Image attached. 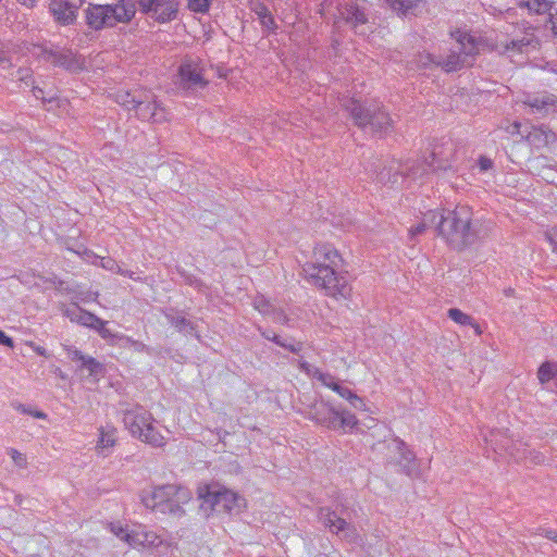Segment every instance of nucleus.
Here are the masks:
<instances>
[{
    "instance_id": "a878e982",
    "label": "nucleus",
    "mask_w": 557,
    "mask_h": 557,
    "mask_svg": "<svg viewBox=\"0 0 557 557\" xmlns=\"http://www.w3.org/2000/svg\"><path fill=\"white\" fill-rule=\"evenodd\" d=\"M449 319H451L454 322L460 325H469L474 329V332L476 335H480L482 333L479 324L474 322L472 317L469 314L462 312L460 309L451 308L447 312Z\"/></svg>"
},
{
    "instance_id": "864d4df0",
    "label": "nucleus",
    "mask_w": 557,
    "mask_h": 557,
    "mask_svg": "<svg viewBox=\"0 0 557 557\" xmlns=\"http://www.w3.org/2000/svg\"><path fill=\"white\" fill-rule=\"evenodd\" d=\"M478 166L481 172H486L493 168V161L485 156H481L478 160Z\"/></svg>"
},
{
    "instance_id": "3c124183",
    "label": "nucleus",
    "mask_w": 557,
    "mask_h": 557,
    "mask_svg": "<svg viewBox=\"0 0 557 557\" xmlns=\"http://www.w3.org/2000/svg\"><path fill=\"white\" fill-rule=\"evenodd\" d=\"M545 238L553 247V251H557V227H552L545 232Z\"/></svg>"
},
{
    "instance_id": "7c9ffc66",
    "label": "nucleus",
    "mask_w": 557,
    "mask_h": 557,
    "mask_svg": "<svg viewBox=\"0 0 557 557\" xmlns=\"http://www.w3.org/2000/svg\"><path fill=\"white\" fill-rule=\"evenodd\" d=\"M99 335L106 339L110 345L117 346L119 345V337H122V334L114 333L110 329L107 327V322L99 319V324H96L94 327Z\"/></svg>"
},
{
    "instance_id": "9b49d317",
    "label": "nucleus",
    "mask_w": 557,
    "mask_h": 557,
    "mask_svg": "<svg viewBox=\"0 0 557 557\" xmlns=\"http://www.w3.org/2000/svg\"><path fill=\"white\" fill-rule=\"evenodd\" d=\"M139 5L143 12L159 23L174 20L178 12L177 0H139Z\"/></svg>"
},
{
    "instance_id": "412c9836",
    "label": "nucleus",
    "mask_w": 557,
    "mask_h": 557,
    "mask_svg": "<svg viewBox=\"0 0 557 557\" xmlns=\"http://www.w3.org/2000/svg\"><path fill=\"white\" fill-rule=\"evenodd\" d=\"M64 314L75 323H78L81 325L90 327L94 330L96 324H99V319L97 315L83 310L82 308L77 306L69 307L64 310Z\"/></svg>"
},
{
    "instance_id": "4be33fe9",
    "label": "nucleus",
    "mask_w": 557,
    "mask_h": 557,
    "mask_svg": "<svg viewBox=\"0 0 557 557\" xmlns=\"http://www.w3.org/2000/svg\"><path fill=\"white\" fill-rule=\"evenodd\" d=\"M333 414L336 417V420L334 421V426L331 428L332 430L342 429L344 432H351L359 423L356 416L350 411L335 408V413Z\"/></svg>"
},
{
    "instance_id": "c85d7f7f",
    "label": "nucleus",
    "mask_w": 557,
    "mask_h": 557,
    "mask_svg": "<svg viewBox=\"0 0 557 557\" xmlns=\"http://www.w3.org/2000/svg\"><path fill=\"white\" fill-rule=\"evenodd\" d=\"M398 168L391 165L388 169H383L377 174V180L380 183L392 186L397 185L400 180H403V175L397 172Z\"/></svg>"
},
{
    "instance_id": "58836bf2",
    "label": "nucleus",
    "mask_w": 557,
    "mask_h": 557,
    "mask_svg": "<svg viewBox=\"0 0 557 557\" xmlns=\"http://www.w3.org/2000/svg\"><path fill=\"white\" fill-rule=\"evenodd\" d=\"M111 532L119 539L125 541L131 545V535H133V531L128 532L123 528L120 523H111L110 525Z\"/></svg>"
},
{
    "instance_id": "2f4dec72",
    "label": "nucleus",
    "mask_w": 557,
    "mask_h": 557,
    "mask_svg": "<svg viewBox=\"0 0 557 557\" xmlns=\"http://www.w3.org/2000/svg\"><path fill=\"white\" fill-rule=\"evenodd\" d=\"M79 367L82 370H86L89 376L95 379H97L103 371V366L90 356H87Z\"/></svg>"
},
{
    "instance_id": "5fc2aeb1",
    "label": "nucleus",
    "mask_w": 557,
    "mask_h": 557,
    "mask_svg": "<svg viewBox=\"0 0 557 557\" xmlns=\"http://www.w3.org/2000/svg\"><path fill=\"white\" fill-rule=\"evenodd\" d=\"M82 258L92 264H98L99 257L96 256L92 251L88 249H84L82 252L76 251Z\"/></svg>"
},
{
    "instance_id": "bb28decb",
    "label": "nucleus",
    "mask_w": 557,
    "mask_h": 557,
    "mask_svg": "<svg viewBox=\"0 0 557 557\" xmlns=\"http://www.w3.org/2000/svg\"><path fill=\"white\" fill-rule=\"evenodd\" d=\"M261 335L269 339V341H272L274 342L275 344H277L278 346L285 348V349H288L289 351L292 352H298L301 350V343L300 342H295V341H288V339H282L278 335L274 334L273 332H270V331H262L261 332Z\"/></svg>"
},
{
    "instance_id": "9d476101",
    "label": "nucleus",
    "mask_w": 557,
    "mask_h": 557,
    "mask_svg": "<svg viewBox=\"0 0 557 557\" xmlns=\"http://www.w3.org/2000/svg\"><path fill=\"white\" fill-rule=\"evenodd\" d=\"M446 148L435 146L430 156V160L425 159L423 161V165H418L417 168L414 165H407L406 170L408 171V176H411L413 180H417L419 176H421L423 173H426L430 170H436V169H447L449 166V159L453 154V147L451 144L447 143Z\"/></svg>"
},
{
    "instance_id": "0eeeda50",
    "label": "nucleus",
    "mask_w": 557,
    "mask_h": 557,
    "mask_svg": "<svg viewBox=\"0 0 557 557\" xmlns=\"http://www.w3.org/2000/svg\"><path fill=\"white\" fill-rule=\"evenodd\" d=\"M453 36L456 39L455 46L445 58H441L437 62V65H441L446 72L458 71L463 66L471 65L473 57L479 52V44L469 33L457 30Z\"/></svg>"
},
{
    "instance_id": "393cba45",
    "label": "nucleus",
    "mask_w": 557,
    "mask_h": 557,
    "mask_svg": "<svg viewBox=\"0 0 557 557\" xmlns=\"http://www.w3.org/2000/svg\"><path fill=\"white\" fill-rule=\"evenodd\" d=\"M116 443V429L107 425L99 429V440L97 442L98 450H106L112 448Z\"/></svg>"
},
{
    "instance_id": "e2e57ef3",
    "label": "nucleus",
    "mask_w": 557,
    "mask_h": 557,
    "mask_svg": "<svg viewBox=\"0 0 557 557\" xmlns=\"http://www.w3.org/2000/svg\"><path fill=\"white\" fill-rule=\"evenodd\" d=\"M552 30L557 36V16L550 17Z\"/></svg>"
},
{
    "instance_id": "2eb2a0df",
    "label": "nucleus",
    "mask_w": 557,
    "mask_h": 557,
    "mask_svg": "<svg viewBox=\"0 0 557 557\" xmlns=\"http://www.w3.org/2000/svg\"><path fill=\"white\" fill-rule=\"evenodd\" d=\"M523 103L531 109L532 113L541 116L557 112V97L553 94L528 95Z\"/></svg>"
},
{
    "instance_id": "7ed1b4c3",
    "label": "nucleus",
    "mask_w": 557,
    "mask_h": 557,
    "mask_svg": "<svg viewBox=\"0 0 557 557\" xmlns=\"http://www.w3.org/2000/svg\"><path fill=\"white\" fill-rule=\"evenodd\" d=\"M135 13V4L128 0H116L109 4L88 3L85 10V20L91 29L101 30L117 24L129 23Z\"/></svg>"
},
{
    "instance_id": "a211bd4d",
    "label": "nucleus",
    "mask_w": 557,
    "mask_h": 557,
    "mask_svg": "<svg viewBox=\"0 0 557 557\" xmlns=\"http://www.w3.org/2000/svg\"><path fill=\"white\" fill-rule=\"evenodd\" d=\"M49 11L53 15L55 22L66 26L76 21L78 9H73L72 5L63 0H51Z\"/></svg>"
},
{
    "instance_id": "e433bc0d",
    "label": "nucleus",
    "mask_w": 557,
    "mask_h": 557,
    "mask_svg": "<svg viewBox=\"0 0 557 557\" xmlns=\"http://www.w3.org/2000/svg\"><path fill=\"white\" fill-rule=\"evenodd\" d=\"M104 270L114 272V273H124V270L117 264V262L112 258H100L98 260V264Z\"/></svg>"
},
{
    "instance_id": "a18cd8bd",
    "label": "nucleus",
    "mask_w": 557,
    "mask_h": 557,
    "mask_svg": "<svg viewBox=\"0 0 557 557\" xmlns=\"http://www.w3.org/2000/svg\"><path fill=\"white\" fill-rule=\"evenodd\" d=\"M271 320L274 323L278 324H288L289 318L285 314V312L281 308L273 309L272 314L270 315Z\"/></svg>"
},
{
    "instance_id": "37998d69",
    "label": "nucleus",
    "mask_w": 557,
    "mask_h": 557,
    "mask_svg": "<svg viewBox=\"0 0 557 557\" xmlns=\"http://www.w3.org/2000/svg\"><path fill=\"white\" fill-rule=\"evenodd\" d=\"M64 349L66 350L67 357L72 361L79 362V364L87 357L81 350H78L77 348H75L73 346H64Z\"/></svg>"
},
{
    "instance_id": "4d7b16f0",
    "label": "nucleus",
    "mask_w": 557,
    "mask_h": 557,
    "mask_svg": "<svg viewBox=\"0 0 557 557\" xmlns=\"http://www.w3.org/2000/svg\"><path fill=\"white\" fill-rule=\"evenodd\" d=\"M300 369L306 372L309 376L313 377L314 371L318 370V368L311 366L310 363L302 361L300 362Z\"/></svg>"
},
{
    "instance_id": "13d9d810",
    "label": "nucleus",
    "mask_w": 557,
    "mask_h": 557,
    "mask_svg": "<svg viewBox=\"0 0 557 557\" xmlns=\"http://www.w3.org/2000/svg\"><path fill=\"white\" fill-rule=\"evenodd\" d=\"M0 344L7 347L13 348L14 342L11 337H9L3 331L0 330Z\"/></svg>"
},
{
    "instance_id": "680f3d73",
    "label": "nucleus",
    "mask_w": 557,
    "mask_h": 557,
    "mask_svg": "<svg viewBox=\"0 0 557 557\" xmlns=\"http://www.w3.org/2000/svg\"><path fill=\"white\" fill-rule=\"evenodd\" d=\"M542 535L555 543H557V532L552 529L544 530Z\"/></svg>"
},
{
    "instance_id": "20e7f679",
    "label": "nucleus",
    "mask_w": 557,
    "mask_h": 557,
    "mask_svg": "<svg viewBox=\"0 0 557 557\" xmlns=\"http://www.w3.org/2000/svg\"><path fill=\"white\" fill-rule=\"evenodd\" d=\"M200 509L208 517L213 512H238L245 507V499L236 492L219 484H205L198 487Z\"/></svg>"
},
{
    "instance_id": "c756f323",
    "label": "nucleus",
    "mask_w": 557,
    "mask_h": 557,
    "mask_svg": "<svg viewBox=\"0 0 557 557\" xmlns=\"http://www.w3.org/2000/svg\"><path fill=\"white\" fill-rule=\"evenodd\" d=\"M117 346L121 348L131 349L136 352H150V348L143 342L133 339L124 334H122V337H119Z\"/></svg>"
},
{
    "instance_id": "72a5a7b5",
    "label": "nucleus",
    "mask_w": 557,
    "mask_h": 557,
    "mask_svg": "<svg viewBox=\"0 0 557 557\" xmlns=\"http://www.w3.org/2000/svg\"><path fill=\"white\" fill-rule=\"evenodd\" d=\"M419 0H385V3L395 12L406 14L417 5Z\"/></svg>"
},
{
    "instance_id": "f03ea898",
    "label": "nucleus",
    "mask_w": 557,
    "mask_h": 557,
    "mask_svg": "<svg viewBox=\"0 0 557 557\" xmlns=\"http://www.w3.org/2000/svg\"><path fill=\"white\" fill-rule=\"evenodd\" d=\"M426 220L435 225L450 247L465 249L483 239L488 228L481 221L472 220V211L467 206H458L453 211H429Z\"/></svg>"
},
{
    "instance_id": "1a4fd4ad",
    "label": "nucleus",
    "mask_w": 557,
    "mask_h": 557,
    "mask_svg": "<svg viewBox=\"0 0 557 557\" xmlns=\"http://www.w3.org/2000/svg\"><path fill=\"white\" fill-rule=\"evenodd\" d=\"M319 516L323 524L342 540L351 544H358L361 542V536L357 528L354 524L348 523L345 519L338 517L335 511H332L329 508H322Z\"/></svg>"
},
{
    "instance_id": "603ef678",
    "label": "nucleus",
    "mask_w": 557,
    "mask_h": 557,
    "mask_svg": "<svg viewBox=\"0 0 557 557\" xmlns=\"http://www.w3.org/2000/svg\"><path fill=\"white\" fill-rule=\"evenodd\" d=\"M10 456H11L12 460L15 462V465H17L21 468L25 467L26 459L22 453L17 451L16 449H11Z\"/></svg>"
},
{
    "instance_id": "0e129e2a",
    "label": "nucleus",
    "mask_w": 557,
    "mask_h": 557,
    "mask_svg": "<svg viewBox=\"0 0 557 557\" xmlns=\"http://www.w3.org/2000/svg\"><path fill=\"white\" fill-rule=\"evenodd\" d=\"M120 274H121V275H123V276H127V277H129V278H132V280H137V278L135 277V275H134V272H132V271H125V270H124V273H120Z\"/></svg>"
},
{
    "instance_id": "423d86ee",
    "label": "nucleus",
    "mask_w": 557,
    "mask_h": 557,
    "mask_svg": "<svg viewBox=\"0 0 557 557\" xmlns=\"http://www.w3.org/2000/svg\"><path fill=\"white\" fill-rule=\"evenodd\" d=\"M123 422L129 433L141 442L156 447H161L165 444L164 436L153 426L152 414L143 407L126 410Z\"/></svg>"
},
{
    "instance_id": "4468645a",
    "label": "nucleus",
    "mask_w": 557,
    "mask_h": 557,
    "mask_svg": "<svg viewBox=\"0 0 557 557\" xmlns=\"http://www.w3.org/2000/svg\"><path fill=\"white\" fill-rule=\"evenodd\" d=\"M171 492L172 484L151 485L140 491L139 499L146 509L161 513V507L164 505V497H168Z\"/></svg>"
},
{
    "instance_id": "ddd939ff",
    "label": "nucleus",
    "mask_w": 557,
    "mask_h": 557,
    "mask_svg": "<svg viewBox=\"0 0 557 557\" xmlns=\"http://www.w3.org/2000/svg\"><path fill=\"white\" fill-rule=\"evenodd\" d=\"M140 102L135 109L139 119L153 123H161L166 119V112L156 100L150 91L140 92Z\"/></svg>"
},
{
    "instance_id": "5701e85b",
    "label": "nucleus",
    "mask_w": 557,
    "mask_h": 557,
    "mask_svg": "<svg viewBox=\"0 0 557 557\" xmlns=\"http://www.w3.org/2000/svg\"><path fill=\"white\" fill-rule=\"evenodd\" d=\"M529 143L535 147H542L555 141L556 134L545 127H532L527 136Z\"/></svg>"
},
{
    "instance_id": "79ce46f5",
    "label": "nucleus",
    "mask_w": 557,
    "mask_h": 557,
    "mask_svg": "<svg viewBox=\"0 0 557 557\" xmlns=\"http://www.w3.org/2000/svg\"><path fill=\"white\" fill-rule=\"evenodd\" d=\"M42 280L41 276L39 275H35V274H32V273H22L20 275V281L21 283L25 284V285H28V286H40V281Z\"/></svg>"
},
{
    "instance_id": "4c0bfd02",
    "label": "nucleus",
    "mask_w": 557,
    "mask_h": 557,
    "mask_svg": "<svg viewBox=\"0 0 557 557\" xmlns=\"http://www.w3.org/2000/svg\"><path fill=\"white\" fill-rule=\"evenodd\" d=\"M187 8L196 13H206L210 8V0H187Z\"/></svg>"
},
{
    "instance_id": "6ab92c4d",
    "label": "nucleus",
    "mask_w": 557,
    "mask_h": 557,
    "mask_svg": "<svg viewBox=\"0 0 557 557\" xmlns=\"http://www.w3.org/2000/svg\"><path fill=\"white\" fill-rule=\"evenodd\" d=\"M162 542L163 540L160 535L143 525L133 530V535H131V546L133 547H158Z\"/></svg>"
},
{
    "instance_id": "bf43d9fd",
    "label": "nucleus",
    "mask_w": 557,
    "mask_h": 557,
    "mask_svg": "<svg viewBox=\"0 0 557 557\" xmlns=\"http://www.w3.org/2000/svg\"><path fill=\"white\" fill-rule=\"evenodd\" d=\"M27 345L38 355L40 356H44V357H48V352L46 350V348L39 346V345H36L34 342H29L27 343Z\"/></svg>"
},
{
    "instance_id": "6e6d98bb",
    "label": "nucleus",
    "mask_w": 557,
    "mask_h": 557,
    "mask_svg": "<svg viewBox=\"0 0 557 557\" xmlns=\"http://www.w3.org/2000/svg\"><path fill=\"white\" fill-rule=\"evenodd\" d=\"M428 223L432 224L430 221L426 220V214H425L424 215V221L422 223H420L417 226L410 228L411 236H416V235L422 234L424 232Z\"/></svg>"
},
{
    "instance_id": "6e6552de",
    "label": "nucleus",
    "mask_w": 557,
    "mask_h": 557,
    "mask_svg": "<svg viewBox=\"0 0 557 557\" xmlns=\"http://www.w3.org/2000/svg\"><path fill=\"white\" fill-rule=\"evenodd\" d=\"M33 54L71 73L81 72L86 67L85 58L67 48L47 45L36 46Z\"/></svg>"
},
{
    "instance_id": "69168bd1",
    "label": "nucleus",
    "mask_w": 557,
    "mask_h": 557,
    "mask_svg": "<svg viewBox=\"0 0 557 557\" xmlns=\"http://www.w3.org/2000/svg\"><path fill=\"white\" fill-rule=\"evenodd\" d=\"M532 459L534 460V462L539 463L543 460V456L535 454L534 456H532Z\"/></svg>"
},
{
    "instance_id": "052dcab7",
    "label": "nucleus",
    "mask_w": 557,
    "mask_h": 557,
    "mask_svg": "<svg viewBox=\"0 0 557 557\" xmlns=\"http://www.w3.org/2000/svg\"><path fill=\"white\" fill-rule=\"evenodd\" d=\"M33 95L35 96V98L41 99L42 101L51 102L52 99H53L52 97L47 99L46 96H45V91L41 88H39V87H34Z\"/></svg>"
},
{
    "instance_id": "c9c22d12",
    "label": "nucleus",
    "mask_w": 557,
    "mask_h": 557,
    "mask_svg": "<svg viewBox=\"0 0 557 557\" xmlns=\"http://www.w3.org/2000/svg\"><path fill=\"white\" fill-rule=\"evenodd\" d=\"M253 308L265 317H270L275 309V306L271 304L263 296H257L253 300Z\"/></svg>"
},
{
    "instance_id": "f704fd0d",
    "label": "nucleus",
    "mask_w": 557,
    "mask_h": 557,
    "mask_svg": "<svg viewBox=\"0 0 557 557\" xmlns=\"http://www.w3.org/2000/svg\"><path fill=\"white\" fill-rule=\"evenodd\" d=\"M529 44H530V41L527 39H521V40L512 39L510 41L497 44L495 46V50H497L499 53H504L509 50H518V51L522 52L523 47L528 46Z\"/></svg>"
},
{
    "instance_id": "39448f33",
    "label": "nucleus",
    "mask_w": 557,
    "mask_h": 557,
    "mask_svg": "<svg viewBox=\"0 0 557 557\" xmlns=\"http://www.w3.org/2000/svg\"><path fill=\"white\" fill-rule=\"evenodd\" d=\"M343 108L349 112L355 124L372 133H387L393 125V120L379 103L362 106L355 98L343 99Z\"/></svg>"
},
{
    "instance_id": "c03bdc74",
    "label": "nucleus",
    "mask_w": 557,
    "mask_h": 557,
    "mask_svg": "<svg viewBox=\"0 0 557 557\" xmlns=\"http://www.w3.org/2000/svg\"><path fill=\"white\" fill-rule=\"evenodd\" d=\"M15 409L18 410L20 412L24 413V414H29V416H33L34 418H37V419H46L47 418V414L44 412V411H40V410H33L28 407H26L25 405H22V404H18L17 406H15Z\"/></svg>"
},
{
    "instance_id": "f3484780",
    "label": "nucleus",
    "mask_w": 557,
    "mask_h": 557,
    "mask_svg": "<svg viewBox=\"0 0 557 557\" xmlns=\"http://www.w3.org/2000/svg\"><path fill=\"white\" fill-rule=\"evenodd\" d=\"M391 446L398 454L397 463L403 470L410 476L419 475L414 455L406 447L405 443L399 440H394Z\"/></svg>"
},
{
    "instance_id": "8fccbe9b",
    "label": "nucleus",
    "mask_w": 557,
    "mask_h": 557,
    "mask_svg": "<svg viewBox=\"0 0 557 557\" xmlns=\"http://www.w3.org/2000/svg\"><path fill=\"white\" fill-rule=\"evenodd\" d=\"M437 62L438 60H435V58L430 53H422L418 58V63L420 67H428L433 63L437 64Z\"/></svg>"
},
{
    "instance_id": "de8ad7c7",
    "label": "nucleus",
    "mask_w": 557,
    "mask_h": 557,
    "mask_svg": "<svg viewBox=\"0 0 557 557\" xmlns=\"http://www.w3.org/2000/svg\"><path fill=\"white\" fill-rule=\"evenodd\" d=\"M484 440L485 442L490 443L494 450H497V449H509L508 445H507V441L506 442H498V440L496 438V434H494V432H491L490 434V437H487L486 435H484Z\"/></svg>"
},
{
    "instance_id": "338daca9",
    "label": "nucleus",
    "mask_w": 557,
    "mask_h": 557,
    "mask_svg": "<svg viewBox=\"0 0 557 557\" xmlns=\"http://www.w3.org/2000/svg\"><path fill=\"white\" fill-rule=\"evenodd\" d=\"M510 455L516 457L517 459H520V458L524 457V453L522 455H515L513 451H510Z\"/></svg>"
},
{
    "instance_id": "a19ab883",
    "label": "nucleus",
    "mask_w": 557,
    "mask_h": 557,
    "mask_svg": "<svg viewBox=\"0 0 557 557\" xmlns=\"http://www.w3.org/2000/svg\"><path fill=\"white\" fill-rule=\"evenodd\" d=\"M350 406L357 410H360V411H368V407L364 403V400L359 397L357 394H355L352 391L350 393V396L347 397L346 399Z\"/></svg>"
},
{
    "instance_id": "774afa93",
    "label": "nucleus",
    "mask_w": 557,
    "mask_h": 557,
    "mask_svg": "<svg viewBox=\"0 0 557 557\" xmlns=\"http://www.w3.org/2000/svg\"><path fill=\"white\" fill-rule=\"evenodd\" d=\"M505 293L507 296H511L513 290L511 288H509V289L505 290Z\"/></svg>"
},
{
    "instance_id": "aec40b11",
    "label": "nucleus",
    "mask_w": 557,
    "mask_h": 557,
    "mask_svg": "<svg viewBox=\"0 0 557 557\" xmlns=\"http://www.w3.org/2000/svg\"><path fill=\"white\" fill-rule=\"evenodd\" d=\"M333 413H335V408L324 401L315 403L310 410L311 418L329 429L334 426L336 420Z\"/></svg>"
},
{
    "instance_id": "09e8293b",
    "label": "nucleus",
    "mask_w": 557,
    "mask_h": 557,
    "mask_svg": "<svg viewBox=\"0 0 557 557\" xmlns=\"http://www.w3.org/2000/svg\"><path fill=\"white\" fill-rule=\"evenodd\" d=\"M313 379H317L318 381H320L325 387H330L331 384H333V381H334V376L329 374V373H324L322 372L321 370H317L314 371V375H313Z\"/></svg>"
},
{
    "instance_id": "ea45409f",
    "label": "nucleus",
    "mask_w": 557,
    "mask_h": 557,
    "mask_svg": "<svg viewBox=\"0 0 557 557\" xmlns=\"http://www.w3.org/2000/svg\"><path fill=\"white\" fill-rule=\"evenodd\" d=\"M172 325L177 329L180 332L183 333H190L194 327L189 321H187L185 318L177 317L172 319Z\"/></svg>"
},
{
    "instance_id": "49530a36",
    "label": "nucleus",
    "mask_w": 557,
    "mask_h": 557,
    "mask_svg": "<svg viewBox=\"0 0 557 557\" xmlns=\"http://www.w3.org/2000/svg\"><path fill=\"white\" fill-rule=\"evenodd\" d=\"M330 389L337 393L342 398L347 399L348 396H350L351 389L348 387L339 384L336 379H334L333 384L330 385Z\"/></svg>"
},
{
    "instance_id": "f8f14e48",
    "label": "nucleus",
    "mask_w": 557,
    "mask_h": 557,
    "mask_svg": "<svg viewBox=\"0 0 557 557\" xmlns=\"http://www.w3.org/2000/svg\"><path fill=\"white\" fill-rule=\"evenodd\" d=\"M169 494L170 495L168 497H164V505L161 507V513L176 519L184 517L186 513L184 506L193 498L190 490L172 484V492Z\"/></svg>"
},
{
    "instance_id": "f257e3e1",
    "label": "nucleus",
    "mask_w": 557,
    "mask_h": 557,
    "mask_svg": "<svg viewBox=\"0 0 557 557\" xmlns=\"http://www.w3.org/2000/svg\"><path fill=\"white\" fill-rule=\"evenodd\" d=\"M343 259L338 251L329 244L317 245L310 261L302 265L305 280L335 299H347L351 287L345 276L337 270Z\"/></svg>"
},
{
    "instance_id": "473e14b6",
    "label": "nucleus",
    "mask_w": 557,
    "mask_h": 557,
    "mask_svg": "<svg viewBox=\"0 0 557 557\" xmlns=\"http://www.w3.org/2000/svg\"><path fill=\"white\" fill-rule=\"evenodd\" d=\"M557 374V363L544 362L537 371L539 381L542 384L547 383Z\"/></svg>"
},
{
    "instance_id": "cd10ccee",
    "label": "nucleus",
    "mask_w": 557,
    "mask_h": 557,
    "mask_svg": "<svg viewBox=\"0 0 557 557\" xmlns=\"http://www.w3.org/2000/svg\"><path fill=\"white\" fill-rule=\"evenodd\" d=\"M140 92L141 91H121L116 94V102L128 110H134L136 104L140 102Z\"/></svg>"
},
{
    "instance_id": "dca6fc26",
    "label": "nucleus",
    "mask_w": 557,
    "mask_h": 557,
    "mask_svg": "<svg viewBox=\"0 0 557 557\" xmlns=\"http://www.w3.org/2000/svg\"><path fill=\"white\" fill-rule=\"evenodd\" d=\"M181 85L191 89L202 87L207 83L202 78V69L196 61L187 60L180 66Z\"/></svg>"
},
{
    "instance_id": "b1692460",
    "label": "nucleus",
    "mask_w": 557,
    "mask_h": 557,
    "mask_svg": "<svg viewBox=\"0 0 557 557\" xmlns=\"http://www.w3.org/2000/svg\"><path fill=\"white\" fill-rule=\"evenodd\" d=\"M341 17L344 18L347 23L351 24L354 27L358 25H362L367 22L366 14L359 10L356 4H346L344 8L339 10Z\"/></svg>"
}]
</instances>
